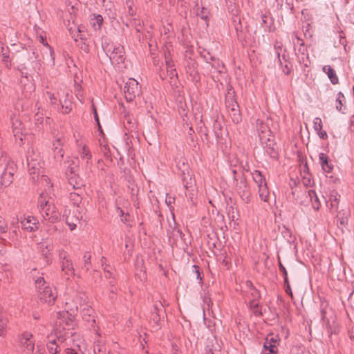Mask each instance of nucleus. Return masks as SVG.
Returning <instances> with one entry per match:
<instances>
[{"label": "nucleus", "instance_id": "1", "mask_svg": "<svg viewBox=\"0 0 354 354\" xmlns=\"http://www.w3.org/2000/svg\"><path fill=\"white\" fill-rule=\"evenodd\" d=\"M73 326V317L68 311L57 313V320L53 332L47 337L46 346L50 354H59L61 351L69 346L73 335L71 328Z\"/></svg>", "mask_w": 354, "mask_h": 354}, {"label": "nucleus", "instance_id": "2", "mask_svg": "<svg viewBox=\"0 0 354 354\" xmlns=\"http://www.w3.org/2000/svg\"><path fill=\"white\" fill-rule=\"evenodd\" d=\"M41 64L38 59V54L34 50L31 52H28L21 59V62L18 65L17 69L20 73L21 77L29 82L30 89L33 88V86L31 84L33 80V73H38Z\"/></svg>", "mask_w": 354, "mask_h": 354}, {"label": "nucleus", "instance_id": "3", "mask_svg": "<svg viewBox=\"0 0 354 354\" xmlns=\"http://www.w3.org/2000/svg\"><path fill=\"white\" fill-rule=\"evenodd\" d=\"M39 211L42 218L51 223L59 221L60 214L54 205L51 196L47 197L46 193H41L38 200Z\"/></svg>", "mask_w": 354, "mask_h": 354}, {"label": "nucleus", "instance_id": "4", "mask_svg": "<svg viewBox=\"0 0 354 354\" xmlns=\"http://www.w3.org/2000/svg\"><path fill=\"white\" fill-rule=\"evenodd\" d=\"M1 173L0 184L1 186L7 187L13 181V175L16 171V165L14 162L1 152L0 155V172Z\"/></svg>", "mask_w": 354, "mask_h": 354}, {"label": "nucleus", "instance_id": "5", "mask_svg": "<svg viewBox=\"0 0 354 354\" xmlns=\"http://www.w3.org/2000/svg\"><path fill=\"white\" fill-rule=\"evenodd\" d=\"M35 286L41 301L48 304H53L57 295L53 286L46 283L44 277H40L35 280Z\"/></svg>", "mask_w": 354, "mask_h": 354}, {"label": "nucleus", "instance_id": "6", "mask_svg": "<svg viewBox=\"0 0 354 354\" xmlns=\"http://www.w3.org/2000/svg\"><path fill=\"white\" fill-rule=\"evenodd\" d=\"M26 158L30 180L35 182L36 178L39 179V176L41 174L42 162L40 154L33 148H31L28 150Z\"/></svg>", "mask_w": 354, "mask_h": 354}, {"label": "nucleus", "instance_id": "7", "mask_svg": "<svg viewBox=\"0 0 354 354\" xmlns=\"http://www.w3.org/2000/svg\"><path fill=\"white\" fill-rule=\"evenodd\" d=\"M86 209L79 205H76L75 209L73 212L66 208L63 213V217L65 218L66 223L70 230H74L81 220L84 219Z\"/></svg>", "mask_w": 354, "mask_h": 354}, {"label": "nucleus", "instance_id": "8", "mask_svg": "<svg viewBox=\"0 0 354 354\" xmlns=\"http://www.w3.org/2000/svg\"><path fill=\"white\" fill-rule=\"evenodd\" d=\"M102 47L113 64H120L124 61V48L119 44L104 43Z\"/></svg>", "mask_w": 354, "mask_h": 354}, {"label": "nucleus", "instance_id": "9", "mask_svg": "<svg viewBox=\"0 0 354 354\" xmlns=\"http://www.w3.org/2000/svg\"><path fill=\"white\" fill-rule=\"evenodd\" d=\"M294 37L292 39L295 50L297 51L296 54L301 64H303L304 66L308 67L310 61L308 58V53L307 48L305 46L304 42L294 33Z\"/></svg>", "mask_w": 354, "mask_h": 354}, {"label": "nucleus", "instance_id": "10", "mask_svg": "<svg viewBox=\"0 0 354 354\" xmlns=\"http://www.w3.org/2000/svg\"><path fill=\"white\" fill-rule=\"evenodd\" d=\"M141 93V87L134 78H129L124 86V97L128 102L133 101Z\"/></svg>", "mask_w": 354, "mask_h": 354}, {"label": "nucleus", "instance_id": "11", "mask_svg": "<svg viewBox=\"0 0 354 354\" xmlns=\"http://www.w3.org/2000/svg\"><path fill=\"white\" fill-rule=\"evenodd\" d=\"M20 348L24 354H32L35 348V341L32 335L28 332L22 334L20 337Z\"/></svg>", "mask_w": 354, "mask_h": 354}, {"label": "nucleus", "instance_id": "12", "mask_svg": "<svg viewBox=\"0 0 354 354\" xmlns=\"http://www.w3.org/2000/svg\"><path fill=\"white\" fill-rule=\"evenodd\" d=\"M257 128L261 142L263 144H266L267 146L270 145V143H267L271 141L272 138L271 131L268 124H264L262 120H258L257 121Z\"/></svg>", "mask_w": 354, "mask_h": 354}, {"label": "nucleus", "instance_id": "13", "mask_svg": "<svg viewBox=\"0 0 354 354\" xmlns=\"http://www.w3.org/2000/svg\"><path fill=\"white\" fill-rule=\"evenodd\" d=\"M40 42L44 45V48L42 50L43 53V59H46L48 64L53 65L55 63L54 58V52L51 47L48 44L46 41V37L43 36L39 37Z\"/></svg>", "mask_w": 354, "mask_h": 354}, {"label": "nucleus", "instance_id": "14", "mask_svg": "<svg viewBox=\"0 0 354 354\" xmlns=\"http://www.w3.org/2000/svg\"><path fill=\"white\" fill-rule=\"evenodd\" d=\"M10 120L14 136L16 138V139L19 138L20 141H22L24 125L21 121L15 115L10 117Z\"/></svg>", "mask_w": 354, "mask_h": 354}, {"label": "nucleus", "instance_id": "15", "mask_svg": "<svg viewBox=\"0 0 354 354\" xmlns=\"http://www.w3.org/2000/svg\"><path fill=\"white\" fill-rule=\"evenodd\" d=\"M59 101L62 106V113H68L72 109V102L68 93L64 91H61L57 93Z\"/></svg>", "mask_w": 354, "mask_h": 354}, {"label": "nucleus", "instance_id": "16", "mask_svg": "<svg viewBox=\"0 0 354 354\" xmlns=\"http://www.w3.org/2000/svg\"><path fill=\"white\" fill-rule=\"evenodd\" d=\"M21 227L28 232H34L38 229L39 223L34 216H28L21 221Z\"/></svg>", "mask_w": 354, "mask_h": 354}, {"label": "nucleus", "instance_id": "17", "mask_svg": "<svg viewBox=\"0 0 354 354\" xmlns=\"http://www.w3.org/2000/svg\"><path fill=\"white\" fill-rule=\"evenodd\" d=\"M63 259L62 263V271L64 273L65 279L68 280L70 279V277L74 276L75 270L71 260L66 259L65 256L63 257Z\"/></svg>", "mask_w": 354, "mask_h": 354}, {"label": "nucleus", "instance_id": "18", "mask_svg": "<svg viewBox=\"0 0 354 354\" xmlns=\"http://www.w3.org/2000/svg\"><path fill=\"white\" fill-rule=\"evenodd\" d=\"M34 183H37L41 188L44 189V192L42 193H46L47 197L50 196H48V194H50V189L52 187V184L50 183V180L47 176L40 174L39 176V179L36 178V180Z\"/></svg>", "mask_w": 354, "mask_h": 354}, {"label": "nucleus", "instance_id": "19", "mask_svg": "<svg viewBox=\"0 0 354 354\" xmlns=\"http://www.w3.org/2000/svg\"><path fill=\"white\" fill-rule=\"evenodd\" d=\"M165 59L167 75L169 76L171 79H172L174 77H177L175 64L171 57L170 53H165Z\"/></svg>", "mask_w": 354, "mask_h": 354}, {"label": "nucleus", "instance_id": "20", "mask_svg": "<svg viewBox=\"0 0 354 354\" xmlns=\"http://www.w3.org/2000/svg\"><path fill=\"white\" fill-rule=\"evenodd\" d=\"M319 160L322 169L325 173H330L332 171L333 165L329 162L328 156L326 153H319Z\"/></svg>", "mask_w": 354, "mask_h": 354}, {"label": "nucleus", "instance_id": "21", "mask_svg": "<svg viewBox=\"0 0 354 354\" xmlns=\"http://www.w3.org/2000/svg\"><path fill=\"white\" fill-rule=\"evenodd\" d=\"M279 340L277 336L275 337H268L266 339V342L263 344V348L265 350H268L270 354H276V343Z\"/></svg>", "mask_w": 354, "mask_h": 354}, {"label": "nucleus", "instance_id": "22", "mask_svg": "<svg viewBox=\"0 0 354 354\" xmlns=\"http://www.w3.org/2000/svg\"><path fill=\"white\" fill-rule=\"evenodd\" d=\"M314 129L317 132L319 137L326 140L328 138L327 133L322 130V122L320 118H315L313 120Z\"/></svg>", "mask_w": 354, "mask_h": 354}, {"label": "nucleus", "instance_id": "23", "mask_svg": "<svg viewBox=\"0 0 354 354\" xmlns=\"http://www.w3.org/2000/svg\"><path fill=\"white\" fill-rule=\"evenodd\" d=\"M323 71L328 75L330 82L333 84H337L339 82L338 77L335 70L330 66L326 65L322 68Z\"/></svg>", "mask_w": 354, "mask_h": 354}, {"label": "nucleus", "instance_id": "24", "mask_svg": "<svg viewBox=\"0 0 354 354\" xmlns=\"http://www.w3.org/2000/svg\"><path fill=\"white\" fill-rule=\"evenodd\" d=\"M63 142L62 139L61 138H58L54 140L53 144V149L54 150L55 156H59L60 158H62L64 156V152L62 148Z\"/></svg>", "mask_w": 354, "mask_h": 354}, {"label": "nucleus", "instance_id": "25", "mask_svg": "<svg viewBox=\"0 0 354 354\" xmlns=\"http://www.w3.org/2000/svg\"><path fill=\"white\" fill-rule=\"evenodd\" d=\"M308 196L312 202L313 207L315 210H319L320 207V202L315 190L309 189L308 192Z\"/></svg>", "mask_w": 354, "mask_h": 354}, {"label": "nucleus", "instance_id": "26", "mask_svg": "<svg viewBox=\"0 0 354 354\" xmlns=\"http://www.w3.org/2000/svg\"><path fill=\"white\" fill-rule=\"evenodd\" d=\"M8 319L5 317L2 308L0 306V336L5 335L6 333Z\"/></svg>", "mask_w": 354, "mask_h": 354}, {"label": "nucleus", "instance_id": "27", "mask_svg": "<svg viewBox=\"0 0 354 354\" xmlns=\"http://www.w3.org/2000/svg\"><path fill=\"white\" fill-rule=\"evenodd\" d=\"M252 176L254 181L257 185L258 187L263 184H266V178L259 171L254 170L252 173Z\"/></svg>", "mask_w": 354, "mask_h": 354}, {"label": "nucleus", "instance_id": "28", "mask_svg": "<svg viewBox=\"0 0 354 354\" xmlns=\"http://www.w3.org/2000/svg\"><path fill=\"white\" fill-rule=\"evenodd\" d=\"M258 188L259 198L265 202L268 201L269 198V191L268 189L267 183L260 185V187Z\"/></svg>", "mask_w": 354, "mask_h": 354}, {"label": "nucleus", "instance_id": "29", "mask_svg": "<svg viewBox=\"0 0 354 354\" xmlns=\"http://www.w3.org/2000/svg\"><path fill=\"white\" fill-rule=\"evenodd\" d=\"M79 153L81 158L84 160H86V162H88V160H90L92 158L91 153L86 145H83L82 147L79 151Z\"/></svg>", "mask_w": 354, "mask_h": 354}, {"label": "nucleus", "instance_id": "30", "mask_svg": "<svg viewBox=\"0 0 354 354\" xmlns=\"http://www.w3.org/2000/svg\"><path fill=\"white\" fill-rule=\"evenodd\" d=\"M274 48L275 50V53L278 57V61L279 65H282V61H281V55L284 53V49H283V44L281 41H277L274 44Z\"/></svg>", "mask_w": 354, "mask_h": 354}, {"label": "nucleus", "instance_id": "31", "mask_svg": "<svg viewBox=\"0 0 354 354\" xmlns=\"http://www.w3.org/2000/svg\"><path fill=\"white\" fill-rule=\"evenodd\" d=\"M281 58V61H282V65H280V66L281 67L282 71L286 75L290 74L291 69L289 66V63L287 61L286 54L285 53V52L283 53H282Z\"/></svg>", "mask_w": 354, "mask_h": 354}, {"label": "nucleus", "instance_id": "32", "mask_svg": "<svg viewBox=\"0 0 354 354\" xmlns=\"http://www.w3.org/2000/svg\"><path fill=\"white\" fill-rule=\"evenodd\" d=\"M225 104L228 111L239 109V104L233 97H228L225 100Z\"/></svg>", "mask_w": 354, "mask_h": 354}, {"label": "nucleus", "instance_id": "33", "mask_svg": "<svg viewBox=\"0 0 354 354\" xmlns=\"http://www.w3.org/2000/svg\"><path fill=\"white\" fill-rule=\"evenodd\" d=\"M68 183L74 189H79L83 185L81 179L75 177V175L69 177Z\"/></svg>", "mask_w": 354, "mask_h": 354}, {"label": "nucleus", "instance_id": "34", "mask_svg": "<svg viewBox=\"0 0 354 354\" xmlns=\"http://www.w3.org/2000/svg\"><path fill=\"white\" fill-rule=\"evenodd\" d=\"M230 116L231 117L232 121L234 123H239L241 120V116L239 109L233 110L231 111H228Z\"/></svg>", "mask_w": 354, "mask_h": 354}, {"label": "nucleus", "instance_id": "35", "mask_svg": "<svg viewBox=\"0 0 354 354\" xmlns=\"http://www.w3.org/2000/svg\"><path fill=\"white\" fill-rule=\"evenodd\" d=\"M343 100H344V95L341 93V92H339L338 94H337V97L336 98V109L337 110H338L339 111H341V112H343Z\"/></svg>", "mask_w": 354, "mask_h": 354}, {"label": "nucleus", "instance_id": "36", "mask_svg": "<svg viewBox=\"0 0 354 354\" xmlns=\"http://www.w3.org/2000/svg\"><path fill=\"white\" fill-rule=\"evenodd\" d=\"M83 259H84V266H83L82 268H84V269H85V270L88 271L89 270L90 266H91V255L90 252H85L84 254Z\"/></svg>", "mask_w": 354, "mask_h": 354}, {"label": "nucleus", "instance_id": "37", "mask_svg": "<svg viewBox=\"0 0 354 354\" xmlns=\"http://www.w3.org/2000/svg\"><path fill=\"white\" fill-rule=\"evenodd\" d=\"M93 350L95 354H104L106 351L105 347L98 341L95 343Z\"/></svg>", "mask_w": 354, "mask_h": 354}, {"label": "nucleus", "instance_id": "38", "mask_svg": "<svg viewBox=\"0 0 354 354\" xmlns=\"http://www.w3.org/2000/svg\"><path fill=\"white\" fill-rule=\"evenodd\" d=\"M329 201H330V208L336 209L338 205V198L336 194H330Z\"/></svg>", "mask_w": 354, "mask_h": 354}, {"label": "nucleus", "instance_id": "39", "mask_svg": "<svg viewBox=\"0 0 354 354\" xmlns=\"http://www.w3.org/2000/svg\"><path fill=\"white\" fill-rule=\"evenodd\" d=\"M151 319L153 321V322L155 324L154 328L156 329H158V326H159L158 323L160 321V313L152 312L151 316Z\"/></svg>", "mask_w": 354, "mask_h": 354}, {"label": "nucleus", "instance_id": "40", "mask_svg": "<svg viewBox=\"0 0 354 354\" xmlns=\"http://www.w3.org/2000/svg\"><path fill=\"white\" fill-rule=\"evenodd\" d=\"M126 5L127 6L128 10L127 13L130 16H133L136 15V10L133 8V2L131 0H127Z\"/></svg>", "mask_w": 354, "mask_h": 354}, {"label": "nucleus", "instance_id": "41", "mask_svg": "<svg viewBox=\"0 0 354 354\" xmlns=\"http://www.w3.org/2000/svg\"><path fill=\"white\" fill-rule=\"evenodd\" d=\"M93 20L95 21L93 22V26L95 29L100 28L103 21L102 17L100 15H97L94 17V19Z\"/></svg>", "mask_w": 354, "mask_h": 354}, {"label": "nucleus", "instance_id": "42", "mask_svg": "<svg viewBox=\"0 0 354 354\" xmlns=\"http://www.w3.org/2000/svg\"><path fill=\"white\" fill-rule=\"evenodd\" d=\"M91 310L90 309H88L86 310V313H84L83 315V319H84L86 322H88V323L91 322V326L94 327V324L95 323V320L94 319L93 317H92L90 314Z\"/></svg>", "mask_w": 354, "mask_h": 354}, {"label": "nucleus", "instance_id": "43", "mask_svg": "<svg viewBox=\"0 0 354 354\" xmlns=\"http://www.w3.org/2000/svg\"><path fill=\"white\" fill-rule=\"evenodd\" d=\"M201 56L204 58L207 63H212V61L215 60V57L212 56L209 52L203 50L201 53Z\"/></svg>", "mask_w": 354, "mask_h": 354}, {"label": "nucleus", "instance_id": "44", "mask_svg": "<svg viewBox=\"0 0 354 354\" xmlns=\"http://www.w3.org/2000/svg\"><path fill=\"white\" fill-rule=\"evenodd\" d=\"M182 180L184 183V185L186 188L188 187V185L189 184H191V181H192V177L191 176L189 175V173H187V174L185 173V171H183V174H182Z\"/></svg>", "mask_w": 354, "mask_h": 354}, {"label": "nucleus", "instance_id": "45", "mask_svg": "<svg viewBox=\"0 0 354 354\" xmlns=\"http://www.w3.org/2000/svg\"><path fill=\"white\" fill-rule=\"evenodd\" d=\"M106 259L105 257H102L101 259V263H102V266L103 267V270L104 271V273H108V274H111V270H110V266L106 264Z\"/></svg>", "mask_w": 354, "mask_h": 354}, {"label": "nucleus", "instance_id": "46", "mask_svg": "<svg viewBox=\"0 0 354 354\" xmlns=\"http://www.w3.org/2000/svg\"><path fill=\"white\" fill-rule=\"evenodd\" d=\"M153 310H154L153 312H156V313H162L163 312V306L160 301L156 302L153 305Z\"/></svg>", "mask_w": 354, "mask_h": 354}, {"label": "nucleus", "instance_id": "47", "mask_svg": "<svg viewBox=\"0 0 354 354\" xmlns=\"http://www.w3.org/2000/svg\"><path fill=\"white\" fill-rule=\"evenodd\" d=\"M63 354H84L83 353H79L75 349L69 348L67 346L63 350Z\"/></svg>", "mask_w": 354, "mask_h": 354}, {"label": "nucleus", "instance_id": "48", "mask_svg": "<svg viewBox=\"0 0 354 354\" xmlns=\"http://www.w3.org/2000/svg\"><path fill=\"white\" fill-rule=\"evenodd\" d=\"M71 200L74 202V203L78 205L77 203L81 201V197L77 193H71Z\"/></svg>", "mask_w": 354, "mask_h": 354}, {"label": "nucleus", "instance_id": "49", "mask_svg": "<svg viewBox=\"0 0 354 354\" xmlns=\"http://www.w3.org/2000/svg\"><path fill=\"white\" fill-rule=\"evenodd\" d=\"M2 61L7 68H10L11 67L12 63L9 55L4 56Z\"/></svg>", "mask_w": 354, "mask_h": 354}, {"label": "nucleus", "instance_id": "50", "mask_svg": "<svg viewBox=\"0 0 354 354\" xmlns=\"http://www.w3.org/2000/svg\"><path fill=\"white\" fill-rule=\"evenodd\" d=\"M93 111L95 120L96 121V122L97 124L98 129H99L100 131H102V127H101V125L100 124V120H99L98 115H97V110H96V108L95 107L94 105H93Z\"/></svg>", "mask_w": 354, "mask_h": 354}, {"label": "nucleus", "instance_id": "51", "mask_svg": "<svg viewBox=\"0 0 354 354\" xmlns=\"http://www.w3.org/2000/svg\"><path fill=\"white\" fill-rule=\"evenodd\" d=\"M303 183L306 186H309L311 185V178L308 172H306V174L304 176Z\"/></svg>", "mask_w": 354, "mask_h": 354}, {"label": "nucleus", "instance_id": "52", "mask_svg": "<svg viewBox=\"0 0 354 354\" xmlns=\"http://www.w3.org/2000/svg\"><path fill=\"white\" fill-rule=\"evenodd\" d=\"M266 152L269 153L270 156L273 158H276L277 157L278 153L277 151L274 150V148H268Z\"/></svg>", "mask_w": 354, "mask_h": 354}, {"label": "nucleus", "instance_id": "53", "mask_svg": "<svg viewBox=\"0 0 354 354\" xmlns=\"http://www.w3.org/2000/svg\"><path fill=\"white\" fill-rule=\"evenodd\" d=\"M7 230V225L3 219L0 218V232H5Z\"/></svg>", "mask_w": 354, "mask_h": 354}, {"label": "nucleus", "instance_id": "54", "mask_svg": "<svg viewBox=\"0 0 354 354\" xmlns=\"http://www.w3.org/2000/svg\"><path fill=\"white\" fill-rule=\"evenodd\" d=\"M235 24H234V27H235V29L238 32V31H241V19L240 18H237V19H235L234 20Z\"/></svg>", "mask_w": 354, "mask_h": 354}, {"label": "nucleus", "instance_id": "55", "mask_svg": "<svg viewBox=\"0 0 354 354\" xmlns=\"http://www.w3.org/2000/svg\"><path fill=\"white\" fill-rule=\"evenodd\" d=\"M8 47H4L1 45L0 46V55H1L3 57L4 56H6L8 55Z\"/></svg>", "mask_w": 354, "mask_h": 354}, {"label": "nucleus", "instance_id": "56", "mask_svg": "<svg viewBox=\"0 0 354 354\" xmlns=\"http://www.w3.org/2000/svg\"><path fill=\"white\" fill-rule=\"evenodd\" d=\"M47 95H48L49 100L51 104H55L56 97L55 95L50 92H47Z\"/></svg>", "mask_w": 354, "mask_h": 354}, {"label": "nucleus", "instance_id": "57", "mask_svg": "<svg viewBox=\"0 0 354 354\" xmlns=\"http://www.w3.org/2000/svg\"><path fill=\"white\" fill-rule=\"evenodd\" d=\"M207 9H206V8H202V10H201V14H198V15H200V17H201V19H207Z\"/></svg>", "mask_w": 354, "mask_h": 354}, {"label": "nucleus", "instance_id": "58", "mask_svg": "<svg viewBox=\"0 0 354 354\" xmlns=\"http://www.w3.org/2000/svg\"><path fill=\"white\" fill-rule=\"evenodd\" d=\"M212 66L215 68L219 69L221 63L218 60L216 59L214 61H212Z\"/></svg>", "mask_w": 354, "mask_h": 354}, {"label": "nucleus", "instance_id": "59", "mask_svg": "<svg viewBox=\"0 0 354 354\" xmlns=\"http://www.w3.org/2000/svg\"><path fill=\"white\" fill-rule=\"evenodd\" d=\"M285 291L287 294H288L292 298L293 297L292 292L290 288V284H288V286H285Z\"/></svg>", "mask_w": 354, "mask_h": 354}, {"label": "nucleus", "instance_id": "60", "mask_svg": "<svg viewBox=\"0 0 354 354\" xmlns=\"http://www.w3.org/2000/svg\"><path fill=\"white\" fill-rule=\"evenodd\" d=\"M279 270L283 273V275H287V274H288L287 270H286V268L282 265V263L281 262H279Z\"/></svg>", "mask_w": 354, "mask_h": 354}, {"label": "nucleus", "instance_id": "61", "mask_svg": "<svg viewBox=\"0 0 354 354\" xmlns=\"http://www.w3.org/2000/svg\"><path fill=\"white\" fill-rule=\"evenodd\" d=\"M267 24V16L264 14L261 15V25H265Z\"/></svg>", "mask_w": 354, "mask_h": 354}, {"label": "nucleus", "instance_id": "62", "mask_svg": "<svg viewBox=\"0 0 354 354\" xmlns=\"http://www.w3.org/2000/svg\"><path fill=\"white\" fill-rule=\"evenodd\" d=\"M108 15H109V17L113 19H115L116 16L115 10H111V8H109V12H108Z\"/></svg>", "mask_w": 354, "mask_h": 354}, {"label": "nucleus", "instance_id": "63", "mask_svg": "<svg viewBox=\"0 0 354 354\" xmlns=\"http://www.w3.org/2000/svg\"><path fill=\"white\" fill-rule=\"evenodd\" d=\"M283 278H284L285 286H288V284H290L289 283V281H288V274L287 275H283Z\"/></svg>", "mask_w": 354, "mask_h": 354}, {"label": "nucleus", "instance_id": "64", "mask_svg": "<svg viewBox=\"0 0 354 354\" xmlns=\"http://www.w3.org/2000/svg\"><path fill=\"white\" fill-rule=\"evenodd\" d=\"M35 354H44V353L41 349H37Z\"/></svg>", "mask_w": 354, "mask_h": 354}]
</instances>
